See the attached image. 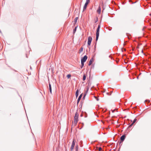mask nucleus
Returning a JSON list of instances; mask_svg holds the SVG:
<instances>
[{
    "label": "nucleus",
    "mask_w": 151,
    "mask_h": 151,
    "mask_svg": "<svg viewBox=\"0 0 151 151\" xmlns=\"http://www.w3.org/2000/svg\"><path fill=\"white\" fill-rule=\"evenodd\" d=\"M79 90L78 89H77V90L76 91V93H75V95L76 96V98H77L78 97V95H79Z\"/></svg>",
    "instance_id": "obj_11"
},
{
    "label": "nucleus",
    "mask_w": 151,
    "mask_h": 151,
    "mask_svg": "<svg viewBox=\"0 0 151 151\" xmlns=\"http://www.w3.org/2000/svg\"><path fill=\"white\" fill-rule=\"evenodd\" d=\"M94 60V59H93V58H91L88 63V65L89 66H90V65H91L92 63L93 62Z\"/></svg>",
    "instance_id": "obj_9"
},
{
    "label": "nucleus",
    "mask_w": 151,
    "mask_h": 151,
    "mask_svg": "<svg viewBox=\"0 0 151 151\" xmlns=\"http://www.w3.org/2000/svg\"><path fill=\"white\" fill-rule=\"evenodd\" d=\"M94 66H95L94 64H92V65L91 66L90 71H91V69H93L94 68Z\"/></svg>",
    "instance_id": "obj_26"
},
{
    "label": "nucleus",
    "mask_w": 151,
    "mask_h": 151,
    "mask_svg": "<svg viewBox=\"0 0 151 151\" xmlns=\"http://www.w3.org/2000/svg\"><path fill=\"white\" fill-rule=\"evenodd\" d=\"M92 40V38L91 36H89L88 38V42H91Z\"/></svg>",
    "instance_id": "obj_15"
},
{
    "label": "nucleus",
    "mask_w": 151,
    "mask_h": 151,
    "mask_svg": "<svg viewBox=\"0 0 151 151\" xmlns=\"http://www.w3.org/2000/svg\"><path fill=\"white\" fill-rule=\"evenodd\" d=\"M78 19H74V22L73 21L72 23L73 22V26H75V25L76 24Z\"/></svg>",
    "instance_id": "obj_18"
},
{
    "label": "nucleus",
    "mask_w": 151,
    "mask_h": 151,
    "mask_svg": "<svg viewBox=\"0 0 151 151\" xmlns=\"http://www.w3.org/2000/svg\"><path fill=\"white\" fill-rule=\"evenodd\" d=\"M87 90L88 91L89 89V86H88L86 88Z\"/></svg>",
    "instance_id": "obj_38"
},
{
    "label": "nucleus",
    "mask_w": 151,
    "mask_h": 151,
    "mask_svg": "<svg viewBox=\"0 0 151 151\" xmlns=\"http://www.w3.org/2000/svg\"><path fill=\"white\" fill-rule=\"evenodd\" d=\"M133 124L132 123L130 125H129L127 129H129L131 128L133 126Z\"/></svg>",
    "instance_id": "obj_30"
},
{
    "label": "nucleus",
    "mask_w": 151,
    "mask_h": 151,
    "mask_svg": "<svg viewBox=\"0 0 151 151\" xmlns=\"http://www.w3.org/2000/svg\"><path fill=\"white\" fill-rule=\"evenodd\" d=\"M101 12V8L100 6H99L97 10V13L99 14Z\"/></svg>",
    "instance_id": "obj_13"
},
{
    "label": "nucleus",
    "mask_w": 151,
    "mask_h": 151,
    "mask_svg": "<svg viewBox=\"0 0 151 151\" xmlns=\"http://www.w3.org/2000/svg\"><path fill=\"white\" fill-rule=\"evenodd\" d=\"M97 42H96L95 44V45L94 46V51H93L94 52L96 51V45Z\"/></svg>",
    "instance_id": "obj_22"
},
{
    "label": "nucleus",
    "mask_w": 151,
    "mask_h": 151,
    "mask_svg": "<svg viewBox=\"0 0 151 151\" xmlns=\"http://www.w3.org/2000/svg\"><path fill=\"white\" fill-rule=\"evenodd\" d=\"M86 94H86V93H84V96H85L86 97Z\"/></svg>",
    "instance_id": "obj_43"
},
{
    "label": "nucleus",
    "mask_w": 151,
    "mask_h": 151,
    "mask_svg": "<svg viewBox=\"0 0 151 151\" xmlns=\"http://www.w3.org/2000/svg\"><path fill=\"white\" fill-rule=\"evenodd\" d=\"M94 98L96 99V101H98L99 100V99L97 96H94Z\"/></svg>",
    "instance_id": "obj_32"
},
{
    "label": "nucleus",
    "mask_w": 151,
    "mask_h": 151,
    "mask_svg": "<svg viewBox=\"0 0 151 151\" xmlns=\"http://www.w3.org/2000/svg\"><path fill=\"white\" fill-rule=\"evenodd\" d=\"M85 96H83V98H82V99L83 100H84L85 99Z\"/></svg>",
    "instance_id": "obj_37"
},
{
    "label": "nucleus",
    "mask_w": 151,
    "mask_h": 151,
    "mask_svg": "<svg viewBox=\"0 0 151 151\" xmlns=\"http://www.w3.org/2000/svg\"><path fill=\"white\" fill-rule=\"evenodd\" d=\"M83 116V114H81V115H80V116L81 117H82Z\"/></svg>",
    "instance_id": "obj_44"
},
{
    "label": "nucleus",
    "mask_w": 151,
    "mask_h": 151,
    "mask_svg": "<svg viewBox=\"0 0 151 151\" xmlns=\"http://www.w3.org/2000/svg\"><path fill=\"white\" fill-rule=\"evenodd\" d=\"M30 69H32V67L31 66H30Z\"/></svg>",
    "instance_id": "obj_49"
},
{
    "label": "nucleus",
    "mask_w": 151,
    "mask_h": 151,
    "mask_svg": "<svg viewBox=\"0 0 151 151\" xmlns=\"http://www.w3.org/2000/svg\"><path fill=\"white\" fill-rule=\"evenodd\" d=\"M105 91H103V92H105Z\"/></svg>",
    "instance_id": "obj_52"
},
{
    "label": "nucleus",
    "mask_w": 151,
    "mask_h": 151,
    "mask_svg": "<svg viewBox=\"0 0 151 151\" xmlns=\"http://www.w3.org/2000/svg\"><path fill=\"white\" fill-rule=\"evenodd\" d=\"M80 106H81V104H80Z\"/></svg>",
    "instance_id": "obj_50"
},
{
    "label": "nucleus",
    "mask_w": 151,
    "mask_h": 151,
    "mask_svg": "<svg viewBox=\"0 0 151 151\" xmlns=\"http://www.w3.org/2000/svg\"><path fill=\"white\" fill-rule=\"evenodd\" d=\"M73 125L72 124V127H73Z\"/></svg>",
    "instance_id": "obj_53"
},
{
    "label": "nucleus",
    "mask_w": 151,
    "mask_h": 151,
    "mask_svg": "<svg viewBox=\"0 0 151 151\" xmlns=\"http://www.w3.org/2000/svg\"><path fill=\"white\" fill-rule=\"evenodd\" d=\"M75 140L74 139H73V141L72 142V145H71V147L70 148V151H73V150L74 148V146L75 145Z\"/></svg>",
    "instance_id": "obj_3"
},
{
    "label": "nucleus",
    "mask_w": 151,
    "mask_h": 151,
    "mask_svg": "<svg viewBox=\"0 0 151 151\" xmlns=\"http://www.w3.org/2000/svg\"><path fill=\"white\" fill-rule=\"evenodd\" d=\"M48 82L49 83V89L50 91V93L51 94H52V89L51 87V85L50 83V81L49 79L48 80Z\"/></svg>",
    "instance_id": "obj_8"
},
{
    "label": "nucleus",
    "mask_w": 151,
    "mask_h": 151,
    "mask_svg": "<svg viewBox=\"0 0 151 151\" xmlns=\"http://www.w3.org/2000/svg\"><path fill=\"white\" fill-rule=\"evenodd\" d=\"M144 21L146 22H148L150 25L151 26V19H145V20Z\"/></svg>",
    "instance_id": "obj_10"
},
{
    "label": "nucleus",
    "mask_w": 151,
    "mask_h": 151,
    "mask_svg": "<svg viewBox=\"0 0 151 151\" xmlns=\"http://www.w3.org/2000/svg\"><path fill=\"white\" fill-rule=\"evenodd\" d=\"M78 19V17H76L75 18V19Z\"/></svg>",
    "instance_id": "obj_48"
},
{
    "label": "nucleus",
    "mask_w": 151,
    "mask_h": 151,
    "mask_svg": "<svg viewBox=\"0 0 151 151\" xmlns=\"http://www.w3.org/2000/svg\"><path fill=\"white\" fill-rule=\"evenodd\" d=\"M88 47L89 48V50H90V48H91L90 46V47L89 46V47Z\"/></svg>",
    "instance_id": "obj_45"
},
{
    "label": "nucleus",
    "mask_w": 151,
    "mask_h": 151,
    "mask_svg": "<svg viewBox=\"0 0 151 151\" xmlns=\"http://www.w3.org/2000/svg\"><path fill=\"white\" fill-rule=\"evenodd\" d=\"M142 53H143L144 54V55H145V54L143 53V50H142Z\"/></svg>",
    "instance_id": "obj_47"
},
{
    "label": "nucleus",
    "mask_w": 151,
    "mask_h": 151,
    "mask_svg": "<svg viewBox=\"0 0 151 151\" xmlns=\"http://www.w3.org/2000/svg\"><path fill=\"white\" fill-rule=\"evenodd\" d=\"M91 42H88V43H87V47H89V46L90 47V46L91 43Z\"/></svg>",
    "instance_id": "obj_27"
},
{
    "label": "nucleus",
    "mask_w": 151,
    "mask_h": 151,
    "mask_svg": "<svg viewBox=\"0 0 151 151\" xmlns=\"http://www.w3.org/2000/svg\"><path fill=\"white\" fill-rule=\"evenodd\" d=\"M126 35L129 39L131 38V37H130L131 35L129 34L128 33H127Z\"/></svg>",
    "instance_id": "obj_24"
},
{
    "label": "nucleus",
    "mask_w": 151,
    "mask_h": 151,
    "mask_svg": "<svg viewBox=\"0 0 151 151\" xmlns=\"http://www.w3.org/2000/svg\"><path fill=\"white\" fill-rule=\"evenodd\" d=\"M126 136L125 134L123 135L120 138V141L119 142V144H121V143H122L124 140L126 138Z\"/></svg>",
    "instance_id": "obj_4"
},
{
    "label": "nucleus",
    "mask_w": 151,
    "mask_h": 151,
    "mask_svg": "<svg viewBox=\"0 0 151 151\" xmlns=\"http://www.w3.org/2000/svg\"><path fill=\"white\" fill-rule=\"evenodd\" d=\"M146 29V27L145 26H144L143 27V28L142 29V30L143 31H146L145 29Z\"/></svg>",
    "instance_id": "obj_31"
},
{
    "label": "nucleus",
    "mask_w": 151,
    "mask_h": 151,
    "mask_svg": "<svg viewBox=\"0 0 151 151\" xmlns=\"http://www.w3.org/2000/svg\"><path fill=\"white\" fill-rule=\"evenodd\" d=\"M8 66L9 67H10L12 70H14V71H15V72H17V71L16 70H14V69H13L11 67H10V66Z\"/></svg>",
    "instance_id": "obj_34"
},
{
    "label": "nucleus",
    "mask_w": 151,
    "mask_h": 151,
    "mask_svg": "<svg viewBox=\"0 0 151 151\" xmlns=\"http://www.w3.org/2000/svg\"><path fill=\"white\" fill-rule=\"evenodd\" d=\"M99 35V31L96 30V41L97 42Z\"/></svg>",
    "instance_id": "obj_5"
},
{
    "label": "nucleus",
    "mask_w": 151,
    "mask_h": 151,
    "mask_svg": "<svg viewBox=\"0 0 151 151\" xmlns=\"http://www.w3.org/2000/svg\"><path fill=\"white\" fill-rule=\"evenodd\" d=\"M0 32H1V30H0Z\"/></svg>",
    "instance_id": "obj_51"
},
{
    "label": "nucleus",
    "mask_w": 151,
    "mask_h": 151,
    "mask_svg": "<svg viewBox=\"0 0 151 151\" xmlns=\"http://www.w3.org/2000/svg\"><path fill=\"white\" fill-rule=\"evenodd\" d=\"M86 76L85 74H84L83 76V81H84L86 79Z\"/></svg>",
    "instance_id": "obj_25"
},
{
    "label": "nucleus",
    "mask_w": 151,
    "mask_h": 151,
    "mask_svg": "<svg viewBox=\"0 0 151 151\" xmlns=\"http://www.w3.org/2000/svg\"><path fill=\"white\" fill-rule=\"evenodd\" d=\"M150 75H151V73H150Z\"/></svg>",
    "instance_id": "obj_56"
},
{
    "label": "nucleus",
    "mask_w": 151,
    "mask_h": 151,
    "mask_svg": "<svg viewBox=\"0 0 151 151\" xmlns=\"http://www.w3.org/2000/svg\"><path fill=\"white\" fill-rule=\"evenodd\" d=\"M83 100H83L82 99L81 100V102H80L81 104V106L80 107L81 109L82 107V106L83 104Z\"/></svg>",
    "instance_id": "obj_29"
},
{
    "label": "nucleus",
    "mask_w": 151,
    "mask_h": 151,
    "mask_svg": "<svg viewBox=\"0 0 151 151\" xmlns=\"http://www.w3.org/2000/svg\"><path fill=\"white\" fill-rule=\"evenodd\" d=\"M83 95V93H82L79 96V97L78 98V99H77V105H78L79 103V102L82 97Z\"/></svg>",
    "instance_id": "obj_7"
},
{
    "label": "nucleus",
    "mask_w": 151,
    "mask_h": 151,
    "mask_svg": "<svg viewBox=\"0 0 151 151\" xmlns=\"http://www.w3.org/2000/svg\"><path fill=\"white\" fill-rule=\"evenodd\" d=\"M79 115L77 112H76L75 114L74 117V126H76L78 121Z\"/></svg>",
    "instance_id": "obj_1"
},
{
    "label": "nucleus",
    "mask_w": 151,
    "mask_h": 151,
    "mask_svg": "<svg viewBox=\"0 0 151 151\" xmlns=\"http://www.w3.org/2000/svg\"><path fill=\"white\" fill-rule=\"evenodd\" d=\"M78 145H76L75 148L76 151H78Z\"/></svg>",
    "instance_id": "obj_28"
},
{
    "label": "nucleus",
    "mask_w": 151,
    "mask_h": 151,
    "mask_svg": "<svg viewBox=\"0 0 151 151\" xmlns=\"http://www.w3.org/2000/svg\"><path fill=\"white\" fill-rule=\"evenodd\" d=\"M106 29H107L109 31H111L112 29V28L110 26L106 27Z\"/></svg>",
    "instance_id": "obj_21"
},
{
    "label": "nucleus",
    "mask_w": 151,
    "mask_h": 151,
    "mask_svg": "<svg viewBox=\"0 0 151 151\" xmlns=\"http://www.w3.org/2000/svg\"><path fill=\"white\" fill-rule=\"evenodd\" d=\"M101 20L102 19H101L100 23H101ZM100 27H101V25H100V23L98 25V27H97L96 30L100 31Z\"/></svg>",
    "instance_id": "obj_14"
},
{
    "label": "nucleus",
    "mask_w": 151,
    "mask_h": 151,
    "mask_svg": "<svg viewBox=\"0 0 151 151\" xmlns=\"http://www.w3.org/2000/svg\"><path fill=\"white\" fill-rule=\"evenodd\" d=\"M88 86L90 87L91 84V81L89 80H88Z\"/></svg>",
    "instance_id": "obj_19"
},
{
    "label": "nucleus",
    "mask_w": 151,
    "mask_h": 151,
    "mask_svg": "<svg viewBox=\"0 0 151 151\" xmlns=\"http://www.w3.org/2000/svg\"><path fill=\"white\" fill-rule=\"evenodd\" d=\"M102 149L101 147H100L99 148V151H101V150Z\"/></svg>",
    "instance_id": "obj_36"
},
{
    "label": "nucleus",
    "mask_w": 151,
    "mask_h": 151,
    "mask_svg": "<svg viewBox=\"0 0 151 151\" xmlns=\"http://www.w3.org/2000/svg\"><path fill=\"white\" fill-rule=\"evenodd\" d=\"M83 47H81V48L79 50V53H80L81 52H82L83 50Z\"/></svg>",
    "instance_id": "obj_20"
},
{
    "label": "nucleus",
    "mask_w": 151,
    "mask_h": 151,
    "mask_svg": "<svg viewBox=\"0 0 151 151\" xmlns=\"http://www.w3.org/2000/svg\"><path fill=\"white\" fill-rule=\"evenodd\" d=\"M107 94L109 95H111V93H107Z\"/></svg>",
    "instance_id": "obj_41"
},
{
    "label": "nucleus",
    "mask_w": 151,
    "mask_h": 151,
    "mask_svg": "<svg viewBox=\"0 0 151 151\" xmlns=\"http://www.w3.org/2000/svg\"><path fill=\"white\" fill-rule=\"evenodd\" d=\"M85 62H83V61H81V68L82 69L83 67L84 66V63Z\"/></svg>",
    "instance_id": "obj_17"
},
{
    "label": "nucleus",
    "mask_w": 151,
    "mask_h": 151,
    "mask_svg": "<svg viewBox=\"0 0 151 151\" xmlns=\"http://www.w3.org/2000/svg\"><path fill=\"white\" fill-rule=\"evenodd\" d=\"M88 90H86V91H85V93H86V94H87V93L88 92Z\"/></svg>",
    "instance_id": "obj_42"
},
{
    "label": "nucleus",
    "mask_w": 151,
    "mask_h": 151,
    "mask_svg": "<svg viewBox=\"0 0 151 151\" xmlns=\"http://www.w3.org/2000/svg\"><path fill=\"white\" fill-rule=\"evenodd\" d=\"M78 27V25H77V26H76L74 29H73V34H74L75 33V32L76 31Z\"/></svg>",
    "instance_id": "obj_12"
},
{
    "label": "nucleus",
    "mask_w": 151,
    "mask_h": 151,
    "mask_svg": "<svg viewBox=\"0 0 151 151\" xmlns=\"http://www.w3.org/2000/svg\"><path fill=\"white\" fill-rule=\"evenodd\" d=\"M87 117V114H86V115L85 116V117Z\"/></svg>",
    "instance_id": "obj_46"
},
{
    "label": "nucleus",
    "mask_w": 151,
    "mask_h": 151,
    "mask_svg": "<svg viewBox=\"0 0 151 151\" xmlns=\"http://www.w3.org/2000/svg\"><path fill=\"white\" fill-rule=\"evenodd\" d=\"M115 110V109L111 110V111H112V112H113V113L114 112Z\"/></svg>",
    "instance_id": "obj_40"
},
{
    "label": "nucleus",
    "mask_w": 151,
    "mask_h": 151,
    "mask_svg": "<svg viewBox=\"0 0 151 151\" xmlns=\"http://www.w3.org/2000/svg\"><path fill=\"white\" fill-rule=\"evenodd\" d=\"M146 101H147L149 103L150 102V101L148 100H146L145 101V102Z\"/></svg>",
    "instance_id": "obj_35"
},
{
    "label": "nucleus",
    "mask_w": 151,
    "mask_h": 151,
    "mask_svg": "<svg viewBox=\"0 0 151 151\" xmlns=\"http://www.w3.org/2000/svg\"><path fill=\"white\" fill-rule=\"evenodd\" d=\"M137 120V119L136 118H135L133 120V122L132 123L134 124V123L136 122Z\"/></svg>",
    "instance_id": "obj_33"
},
{
    "label": "nucleus",
    "mask_w": 151,
    "mask_h": 151,
    "mask_svg": "<svg viewBox=\"0 0 151 151\" xmlns=\"http://www.w3.org/2000/svg\"><path fill=\"white\" fill-rule=\"evenodd\" d=\"M79 125H80L81 127L80 128V129H81L83 127V125H84V124H83V123H80V122L79 123Z\"/></svg>",
    "instance_id": "obj_16"
},
{
    "label": "nucleus",
    "mask_w": 151,
    "mask_h": 151,
    "mask_svg": "<svg viewBox=\"0 0 151 151\" xmlns=\"http://www.w3.org/2000/svg\"><path fill=\"white\" fill-rule=\"evenodd\" d=\"M118 151H119V150H118Z\"/></svg>",
    "instance_id": "obj_55"
},
{
    "label": "nucleus",
    "mask_w": 151,
    "mask_h": 151,
    "mask_svg": "<svg viewBox=\"0 0 151 151\" xmlns=\"http://www.w3.org/2000/svg\"><path fill=\"white\" fill-rule=\"evenodd\" d=\"M90 0H86V2L84 5V6L83 7V11L85 10L86 8L88 5V4L90 2Z\"/></svg>",
    "instance_id": "obj_2"
},
{
    "label": "nucleus",
    "mask_w": 151,
    "mask_h": 151,
    "mask_svg": "<svg viewBox=\"0 0 151 151\" xmlns=\"http://www.w3.org/2000/svg\"><path fill=\"white\" fill-rule=\"evenodd\" d=\"M19 95V96L20 97H21V96H20V95Z\"/></svg>",
    "instance_id": "obj_54"
},
{
    "label": "nucleus",
    "mask_w": 151,
    "mask_h": 151,
    "mask_svg": "<svg viewBox=\"0 0 151 151\" xmlns=\"http://www.w3.org/2000/svg\"><path fill=\"white\" fill-rule=\"evenodd\" d=\"M98 21V19H96V20H95V23H96V22H97Z\"/></svg>",
    "instance_id": "obj_39"
},
{
    "label": "nucleus",
    "mask_w": 151,
    "mask_h": 151,
    "mask_svg": "<svg viewBox=\"0 0 151 151\" xmlns=\"http://www.w3.org/2000/svg\"><path fill=\"white\" fill-rule=\"evenodd\" d=\"M71 75L70 74H68L66 76L67 77L68 79L70 78L71 77Z\"/></svg>",
    "instance_id": "obj_23"
},
{
    "label": "nucleus",
    "mask_w": 151,
    "mask_h": 151,
    "mask_svg": "<svg viewBox=\"0 0 151 151\" xmlns=\"http://www.w3.org/2000/svg\"><path fill=\"white\" fill-rule=\"evenodd\" d=\"M88 58V57L86 55H84L83 57H81V61L85 62Z\"/></svg>",
    "instance_id": "obj_6"
}]
</instances>
